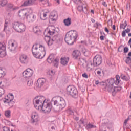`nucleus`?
Masks as SVG:
<instances>
[{
  "mask_svg": "<svg viewBox=\"0 0 131 131\" xmlns=\"http://www.w3.org/2000/svg\"><path fill=\"white\" fill-rule=\"evenodd\" d=\"M32 52L33 56L37 59H42L46 56L45 46L40 44H35L32 47Z\"/></svg>",
  "mask_w": 131,
  "mask_h": 131,
  "instance_id": "nucleus-1",
  "label": "nucleus"
},
{
  "mask_svg": "<svg viewBox=\"0 0 131 131\" xmlns=\"http://www.w3.org/2000/svg\"><path fill=\"white\" fill-rule=\"evenodd\" d=\"M56 28L54 26H49L44 31V35H45V39L48 46H52L55 41L54 38H51L50 35L55 34V30Z\"/></svg>",
  "mask_w": 131,
  "mask_h": 131,
  "instance_id": "nucleus-2",
  "label": "nucleus"
},
{
  "mask_svg": "<svg viewBox=\"0 0 131 131\" xmlns=\"http://www.w3.org/2000/svg\"><path fill=\"white\" fill-rule=\"evenodd\" d=\"M77 37H78L77 31H71L66 34L64 40L68 45L71 46L74 43V41L76 40Z\"/></svg>",
  "mask_w": 131,
  "mask_h": 131,
  "instance_id": "nucleus-3",
  "label": "nucleus"
},
{
  "mask_svg": "<svg viewBox=\"0 0 131 131\" xmlns=\"http://www.w3.org/2000/svg\"><path fill=\"white\" fill-rule=\"evenodd\" d=\"M52 101L53 102L54 106H57L58 111H62L66 107V101L62 97H57L54 100L52 99Z\"/></svg>",
  "mask_w": 131,
  "mask_h": 131,
  "instance_id": "nucleus-4",
  "label": "nucleus"
},
{
  "mask_svg": "<svg viewBox=\"0 0 131 131\" xmlns=\"http://www.w3.org/2000/svg\"><path fill=\"white\" fill-rule=\"evenodd\" d=\"M33 102L35 108L40 110L46 102V98L43 96H37L34 99Z\"/></svg>",
  "mask_w": 131,
  "mask_h": 131,
  "instance_id": "nucleus-5",
  "label": "nucleus"
},
{
  "mask_svg": "<svg viewBox=\"0 0 131 131\" xmlns=\"http://www.w3.org/2000/svg\"><path fill=\"white\" fill-rule=\"evenodd\" d=\"M12 27L15 31L17 32H19L21 33V32H24L25 31V29L26 27L24 23L20 21H15L12 24Z\"/></svg>",
  "mask_w": 131,
  "mask_h": 131,
  "instance_id": "nucleus-6",
  "label": "nucleus"
},
{
  "mask_svg": "<svg viewBox=\"0 0 131 131\" xmlns=\"http://www.w3.org/2000/svg\"><path fill=\"white\" fill-rule=\"evenodd\" d=\"M114 87V78L108 79L104 82L103 91L105 92H112L113 88Z\"/></svg>",
  "mask_w": 131,
  "mask_h": 131,
  "instance_id": "nucleus-7",
  "label": "nucleus"
},
{
  "mask_svg": "<svg viewBox=\"0 0 131 131\" xmlns=\"http://www.w3.org/2000/svg\"><path fill=\"white\" fill-rule=\"evenodd\" d=\"M67 94L72 96L75 99L78 98V91H77V89L74 86H68L67 88Z\"/></svg>",
  "mask_w": 131,
  "mask_h": 131,
  "instance_id": "nucleus-8",
  "label": "nucleus"
},
{
  "mask_svg": "<svg viewBox=\"0 0 131 131\" xmlns=\"http://www.w3.org/2000/svg\"><path fill=\"white\" fill-rule=\"evenodd\" d=\"M39 110L42 111L43 113L48 114L49 112H51V110H52V103L45 101V102L43 103V105Z\"/></svg>",
  "mask_w": 131,
  "mask_h": 131,
  "instance_id": "nucleus-9",
  "label": "nucleus"
},
{
  "mask_svg": "<svg viewBox=\"0 0 131 131\" xmlns=\"http://www.w3.org/2000/svg\"><path fill=\"white\" fill-rule=\"evenodd\" d=\"M102 64V56L100 55H96L93 58V64L91 63V66H100V64Z\"/></svg>",
  "mask_w": 131,
  "mask_h": 131,
  "instance_id": "nucleus-10",
  "label": "nucleus"
},
{
  "mask_svg": "<svg viewBox=\"0 0 131 131\" xmlns=\"http://www.w3.org/2000/svg\"><path fill=\"white\" fill-rule=\"evenodd\" d=\"M8 49L10 50V52H13L17 49L18 45H17V42L13 40H10L8 42Z\"/></svg>",
  "mask_w": 131,
  "mask_h": 131,
  "instance_id": "nucleus-11",
  "label": "nucleus"
},
{
  "mask_svg": "<svg viewBox=\"0 0 131 131\" xmlns=\"http://www.w3.org/2000/svg\"><path fill=\"white\" fill-rule=\"evenodd\" d=\"M23 75L25 78L31 77L33 75V70L29 68L27 69L26 70L23 72Z\"/></svg>",
  "mask_w": 131,
  "mask_h": 131,
  "instance_id": "nucleus-12",
  "label": "nucleus"
},
{
  "mask_svg": "<svg viewBox=\"0 0 131 131\" xmlns=\"http://www.w3.org/2000/svg\"><path fill=\"white\" fill-rule=\"evenodd\" d=\"M14 100V95L12 93H9L7 96L5 98V100H3L4 103H8L9 105L11 104V102Z\"/></svg>",
  "mask_w": 131,
  "mask_h": 131,
  "instance_id": "nucleus-13",
  "label": "nucleus"
},
{
  "mask_svg": "<svg viewBox=\"0 0 131 131\" xmlns=\"http://www.w3.org/2000/svg\"><path fill=\"white\" fill-rule=\"evenodd\" d=\"M6 56V45L0 43V57L4 58Z\"/></svg>",
  "mask_w": 131,
  "mask_h": 131,
  "instance_id": "nucleus-14",
  "label": "nucleus"
},
{
  "mask_svg": "<svg viewBox=\"0 0 131 131\" xmlns=\"http://www.w3.org/2000/svg\"><path fill=\"white\" fill-rule=\"evenodd\" d=\"M21 64H27L28 63V57L25 54H22L19 58Z\"/></svg>",
  "mask_w": 131,
  "mask_h": 131,
  "instance_id": "nucleus-15",
  "label": "nucleus"
},
{
  "mask_svg": "<svg viewBox=\"0 0 131 131\" xmlns=\"http://www.w3.org/2000/svg\"><path fill=\"white\" fill-rule=\"evenodd\" d=\"M31 118V120L32 123L37 122V121H38V114H37L36 112H33L32 114Z\"/></svg>",
  "mask_w": 131,
  "mask_h": 131,
  "instance_id": "nucleus-16",
  "label": "nucleus"
},
{
  "mask_svg": "<svg viewBox=\"0 0 131 131\" xmlns=\"http://www.w3.org/2000/svg\"><path fill=\"white\" fill-rule=\"evenodd\" d=\"M36 14H30L27 16V19L29 22H34L36 20Z\"/></svg>",
  "mask_w": 131,
  "mask_h": 131,
  "instance_id": "nucleus-17",
  "label": "nucleus"
},
{
  "mask_svg": "<svg viewBox=\"0 0 131 131\" xmlns=\"http://www.w3.org/2000/svg\"><path fill=\"white\" fill-rule=\"evenodd\" d=\"M81 54L80 53V51L78 50H75L73 52L72 56L75 59H79V61L80 60H82V59H80V56Z\"/></svg>",
  "mask_w": 131,
  "mask_h": 131,
  "instance_id": "nucleus-18",
  "label": "nucleus"
},
{
  "mask_svg": "<svg viewBox=\"0 0 131 131\" xmlns=\"http://www.w3.org/2000/svg\"><path fill=\"white\" fill-rule=\"evenodd\" d=\"M50 20L51 21H57L58 19V15H57V12L55 11H53L49 16Z\"/></svg>",
  "mask_w": 131,
  "mask_h": 131,
  "instance_id": "nucleus-19",
  "label": "nucleus"
},
{
  "mask_svg": "<svg viewBox=\"0 0 131 131\" xmlns=\"http://www.w3.org/2000/svg\"><path fill=\"white\" fill-rule=\"evenodd\" d=\"M46 79L43 78H39L37 81V86L38 88H41V86H43L45 84H46Z\"/></svg>",
  "mask_w": 131,
  "mask_h": 131,
  "instance_id": "nucleus-20",
  "label": "nucleus"
},
{
  "mask_svg": "<svg viewBox=\"0 0 131 131\" xmlns=\"http://www.w3.org/2000/svg\"><path fill=\"white\" fill-rule=\"evenodd\" d=\"M4 31H5L6 33H9V32H10V24L6 20L4 24Z\"/></svg>",
  "mask_w": 131,
  "mask_h": 131,
  "instance_id": "nucleus-21",
  "label": "nucleus"
},
{
  "mask_svg": "<svg viewBox=\"0 0 131 131\" xmlns=\"http://www.w3.org/2000/svg\"><path fill=\"white\" fill-rule=\"evenodd\" d=\"M61 64L63 65V66H66L67 64H68V62H69V57H62L61 59Z\"/></svg>",
  "mask_w": 131,
  "mask_h": 131,
  "instance_id": "nucleus-22",
  "label": "nucleus"
},
{
  "mask_svg": "<svg viewBox=\"0 0 131 131\" xmlns=\"http://www.w3.org/2000/svg\"><path fill=\"white\" fill-rule=\"evenodd\" d=\"M121 91V87H115L113 88L112 91H110L109 93H112L114 96H115L116 93H118V92H120Z\"/></svg>",
  "mask_w": 131,
  "mask_h": 131,
  "instance_id": "nucleus-23",
  "label": "nucleus"
},
{
  "mask_svg": "<svg viewBox=\"0 0 131 131\" xmlns=\"http://www.w3.org/2000/svg\"><path fill=\"white\" fill-rule=\"evenodd\" d=\"M36 1V0H27V1H26L23 4V6H24L25 7H27L28 6H31V5H33V4H34V2Z\"/></svg>",
  "mask_w": 131,
  "mask_h": 131,
  "instance_id": "nucleus-24",
  "label": "nucleus"
},
{
  "mask_svg": "<svg viewBox=\"0 0 131 131\" xmlns=\"http://www.w3.org/2000/svg\"><path fill=\"white\" fill-rule=\"evenodd\" d=\"M18 15L19 17H24L26 16L27 15V12H26V10L21 9L18 11Z\"/></svg>",
  "mask_w": 131,
  "mask_h": 131,
  "instance_id": "nucleus-25",
  "label": "nucleus"
},
{
  "mask_svg": "<svg viewBox=\"0 0 131 131\" xmlns=\"http://www.w3.org/2000/svg\"><path fill=\"white\" fill-rule=\"evenodd\" d=\"M63 23H64L66 26H70L71 25V18H68L64 19Z\"/></svg>",
  "mask_w": 131,
  "mask_h": 131,
  "instance_id": "nucleus-26",
  "label": "nucleus"
},
{
  "mask_svg": "<svg viewBox=\"0 0 131 131\" xmlns=\"http://www.w3.org/2000/svg\"><path fill=\"white\" fill-rule=\"evenodd\" d=\"M54 55H50L48 57L47 61L48 63H49L50 64H51V63H53V61H54Z\"/></svg>",
  "mask_w": 131,
  "mask_h": 131,
  "instance_id": "nucleus-27",
  "label": "nucleus"
},
{
  "mask_svg": "<svg viewBox=\"0 0 131 131\" xmlns=\"http://www.w3.org/2000/svg\"><path fill=\"white\" fill-rule=\"evenodd\" d=\"M8 7V8H10V9L12 10V11H16V10H18V9H19L18 7L14 6L12 4H9Z\"/></svg>",
  "mask_w": 131,
  "mask_h": 131,
  "instance_id": "nucleus-28",
  "label": "nucleus"
},
{
  "mask_svg": "<svg viewBox=\"0 0 131 131\" xmlns=\"http://www.w3.org/2000/svg\"><path fill=\"white\" fill-rule=\"evenodd\" d=\"M95 84H96V85H98V84H99V85H100V86H101L102 89L103 90H104V85L105 84V82H99L98 80H97L95 81Z\"/></svg>",
  "mask_w": 131,
  "mask_h": 131,
  "instance_id": "nucleus-29",
  "label": "nucleus"
},
{
  "mask_svg": "<svg viewBox=\"0 0 131 131\" xmlns=\"http://www.w3.org/2000/svg\"><path fill=\"white\" fill-rule=\"evenodd\" d=\"M6 75V72L3 70L2 68H0V78H3Z\"/></svg>",
  "mask_w": 131,
  "mask_h": 131,
  "instance_id": "nucleus-30",
  "label": "nucleus"
},
{
  "mask_svg": "<svg viewBox=\"0 0 131 131\" xmlns=\"http://www.w3.org/2000/svg\"><path fill=\"white\" fill-rule=\"evenodd\" d=\"M127 26V21H125L123 24H121L120 28L122 29H125V28Z\"/></svg>",
  "mask_w": 131,
  "mask_h": 131,
  "instance_id": "nucleus-31",
  "label": "nucleus"
},
{
  "mask_svg": "<svg viewBox=\"0 0 131 131\" xmlns=\"http://www.w3.org/2000/svg\"><path fill=\"white\" fill-rule=\"evenodd\" d=\"M7 4H8V1L7 0L0 1V6L1 7H5Z\"/></svg>",
  "mask_w": 131,
  "mask_h": 131,
  "instance_id": "nucleus-32",
  "label": "nucleus"
},
{
  "mask_svg": "<svg viewBox=\"0 0 131 131\" xmlns=\"http://www.w3.org/2000/svg\"><path fill=\"white\" fill-rule=\"evenodd\" d=\"M96 71V75H97V76H102V72H103V70H102V69H97Z\"/></svg>",
  "mask_w": 131,
  "mask_h": 131,
  "instance_id": "nucleus-33",
  "label": "nucleus"
},
{
  "mask_svg": "<svg viewBox=\"0 0 131 131\" xmlns=\"http://www.w3.org/2000/svg\"><path fill=\"white\" fill-rule=\"evenodd\" d=\"M120 77L121 79H123V80H125L126 81H127V80H129V78L127 77V76L124 74L121 75Z\"/></svg>",
  "mask_w": 131,
  "mask_h": 131,
  "instance_id": "nucleus-34",
  "label": "nucleus"
},
{
  "mask_svg": "<svg viewBox=\"0 0 131 131\" xmlns=\"http://www.w3.org/2000/svg\"><path fill=\"white\" fill-rule=\"evenodd\" d=\"M5 115L8 118H10V117H11V111L10 110L6 111L5 112Z\"/></svg>",
  "mask_w": 131,
  "mask_h": 131,
  "instance_id": "nucleus-35",
  "label": "nucleus"
},
{
  "mask_svg": "<svg viewBox=\"0 0 131 131\" xmlns=\"http://www.w3.org/2000/svg\"><path fill=\"white\" fill-rule=\"evenodd\" d=\"M53 63L55 67H58V66H59V60L56 58L55 59H54V60H53Z\"/></svg>",
  "mask_w": 131,
  "mask_h": 131,
  "instance_id": "nucleus-36",
  "label": "nucleus"
},
{
  "mask_svg": "<svg viewBox=\"0 0 131 131\" xmlns=\"http://www.w3.org/2000/svg\"><path fill=\"white\" fill-rule=\"evenodd\" d=\"M125 62L126 64H128V65H129V64H131V57H127L125 60Z\"/></svg>",
  "mask_w": 131,
  "mask_h": 131,
  "instance_id": "nucleus-37",
  "label": "nucleus"
},
{
  "mask_svg": "<svg viewBox=\"0 0 131 131\" xmlns=\"http://www.w3.org/2000/svg\"><path fill=\"white\" fill-rule=\"evenodd\" d=\"M33 30L35 33H38V32H40V30L38 29V27L34 28Z\"/></svg>",
  "mask_w": 131,
  "mask_h": 131,
  "instance_id": "nucleus-38",
  "label": "nucleus"
},
{
  "mask_svg": "<svg viewBox=\"0 0 131 131\" xmlns=\"http://www.w3.org/2000/svg\"><path fill=\"white\" fill-rule=\"evenodd\" d=\"M27 84L28 86H32L33 84V81L32 80L30 79L27 82Z\"/></svg>",
  "mask_w": 131,
  "mask_h": 131,
  "instance_id": "nucleus-39",
  "label": "nucleus"
},
{
  "mask_svg": "<svg viewBox=\"0 0 131 131\" xmlns=\"http://www.w3.org/2000/svg\"><path fill=\"white\" fill-rule=\"evenodd\" d=\"M78 11L79 12H84V10H83V6H79L78 7Z\"/></svg>",
  "mask_w": 131,
  "mask_h": 131,
  "instance_id": "nucleus-40",
  "label": "nucleus"
},
{
  "mask_svg": "<svg viewBox=\"0 0 131 131\" xmlns=\"http://www.w3.org/2000/svg\"><path fill=\"white\" fill-rule=\"evenodd\" d=\"M124 48H123V46L121 45L120 46L118 49V52H119L120 53H121L122 52H123Z\"/></svg>",
  "mask_w": 131,
  "mask_h": 131,
  "instance_id": "nucleus-41",
  "label": "nucleus"
},
{
  "mask_svg": "<svg viewBox=\"0 0 131 131\" xmlns=\"http://www.w3.org/2000/svg\"><path fill=\"white\" fill-rule=\"evenodd\" d=\"M46 17H47V13H43L42 15L40 16V19L42 20H46Z\"/></svg>",
  "mask_w": 131,
  "mask_h": 131,
  "instance_id": "nucleus-42",
  "label": "nucleus"
},
{
  "mask_svg": "<svg viewBox=\"0 0 131 131\" xmlns=\"http://www.w3.org/2000/svg\"><path fill=\"white\" fill-rule=\"evenodd\" d=\"M68 113L70 114L71 115H74V112H73V110H72V108H69L68 110Z\"/></svg>",
  "mask_w": 131,
  "mask_h": 131,
  "instance_id": "nucleus-43",
  "label": "nucleus"
},
{
  "mask_svg": "<svg viewBox=\"0 0 131 131\" xmlns=\"http://www.w3.org/2000/svg\"><path fill=\"white\" fill-rule=\"evenodd\" d=\"M4 94H5V89L0 88V96L2 97V95Z\"/></svg>",
  "mask_w": 131,
  "mask_h": 131,
  "instance_id": "nucleus-44",
  "label": "nucleus"
},
{
  "mask_svg": "<svg viewBox=\"0 0 131 131\" xmlns=\"http://www.w3.org/2000/svg\"><path fill=\"white\" fill-rule=\"evenodd\" d=\"M128 47H124V54H126L127 53H128Z\"/></svg>",
  "mask_w": 131,
  "mask_h": 131,
  "instance_id": "nucleus-45",
  "label": "nucleus"
},
{
  "mask_svg": "<svg viewBox=\"0 0 131 131\" xmlns=\"http://www.w3.org/2000/svg\"><path fill=\"white\" fill-rule=\"evenodd\" d=\"M43 6H49V1L45 0V2L42 3Z\"/></svg>",
  "mask_w": 131,
  "mask_h": 131,
  "instance_id": "nucleus-46",
  "label": "nucleus"
},
{
  "mask_svg": "<svg viewBox=\"0 0 131 131\" xmlns=\"http://www.w3.org/2000/svg\"><path fill=\"white\" fill-rule=\"evenodd\" d=\"M82 77H83L84 78H89V76L88 75V74L85 73H84V74H83L82 75Z\"/></svg>",
  "mask_w": 131,
  "mask_h": 131,
  "instance_id": "nucleus-47",
  "label": "nucleus"
},
{
  "mask_svg": "<svg viewBox=\"0 0 131 131\" xmlns=\"http://www.w3.org/2000/svg\"><path fill=\"white\" fill-rule=\"evenodd\" d=\"M119 82H120V80H116V81L114 80V83L116 85H118L119 84Z\"/></svg>",
  "mask_w": 131,
  "mask_h": 131,
  "instance_id": "nucleus-48",
  "label": "nucleus"
},
{
  "mask_svg": "<svg viewBox=\"0 0 131 131\" xmlns=\"http://www.w3.org/2000/svg\"><path fill=\"white\" fill-rule=\"evenodd\" d=\"M126 32L125 31H123L122 32V37H125L126 36Z\"/></svg>",
  "mask_w": 131,
  "mask_h": 131,
  "instance_id": "nucleus-49",
  "label": "nucleus"
},
{
  "mask_svg": "<svg viewBox=\"0 0 131 131\" xmlns=\"http://www.w3.org/2000/svg\"><path fill=\"white\" fill-rule=\"evenodd\" d=\"M73 1L74 3H75V4H78V5L79 4H81V0H79L78 1V3H77L78 0H73Z\"/></svg>",
  "mask_w": 131,
  "mask_h": 131,
  "instance_id": "nucleus-50",
  "label": "nucleus"
},
{
  "mask_svg": "<svg viewBox=\"0 0 131 131\" xmlns=\"http://www.w3.org/2000/svg\"><path fill=\"white\" fill-rule=\"evenodd\" d=\"M3 131H10V128L8 127H3Z\"/></svg>",
  "mask_w": 131,
  "mask_h": 131,
  "instance_id": "nucleus-51",
  "label": "nucleus"
},
{
  "mask_svg": "<svg viewBox=\"0 0 131 131\" xmlns=\"http://www.w3.org/2000/svg\"><path fill=\"white\" fill-rule=\"evenodd\" d=\"M27 11L29 14H31V13H32V9L31 8H28Z\"/></svg>",
  "mask_w": 131,
  "mask_h": 131,
  "instance_id": "nucleus-52",
  "label": "nucleus"
},
{
  "mask_svg": "<svg viewBox=\"0 0 131 131\" xmlns=\"http://www.w3.org/2000/svg\"><path fill=\"white\" fill-rule=\"evenodd\" d=\"M128 121V118L125 120V121L124 122V126L126 125V124H127Z\"/></svg>",
  "mask_w": 131,
  "mask_h": 131,
  "instance_id": "nucleus-53",
  "label": "nucleus"
},
{
  "mask_svg": "<svg viewBox=\"0 0 131 131\" xmlns=\"http://www.w3.org/2000/svg\"><path fill=\"white\" fill-rule=\"evenodd\" d=\"M102 5H103V6H104V7H107V3H106V2H105V1H103L102 2Z\"/></svg>",
  "mask_w": 131,
  "mask_h": 131,
  "instance_id": "nucleus-54",
  "label": "nucleus"
},
{
  "mask_svg": "<svg viewBox=\"0 0 131 131\" xmlns=\"http://www.w3.org/2000/svg\"><path fill=\"white\" fill-rule=\"evenodd\" d=\"M119 79H120V77L119 76V75H117L116 76V80H119Z\"/></svg>",
  "mask_w": 131,
  "mask_h": 131,
  "instance_id": "nucleus-55",
  "label": "nucleus"
},
{
  "mask_svg": "<svg viewBox=\"0 0 131 131\" xmlns=\"http://www.w3.org/2000/svg\"><path fill=\"white\" fill-rule=\"evenodd\" d=\"M125 31L126 32V33H129V32H130V29L127 28V29H126Z\"/></svg>",
  "mask_w": 131,
  "mask_h": 131,
  "instance_id": "nucleus-56",
  "label": "nucleus"
},
{
  "mask_svg": "<svg viewBox=\"0 0 131 131\" xmlns=\"http://www.w3.org/2000/svg\"><path fill=\"white\" fill-rule=\"evenodd\" d=\"M84 7V12H87L88 11V7H86V6H83Z\"/></svg>",
  "mask_w": 131,
  "mask_h": 131,
  "instance_id": "nucleus-57",
  "label": "nucleus"
},
{
  "mask_svg": "<svg viewBox=\"0 0 131 131\" xmlns=\"http://www.w3.org/2000/svg\"><path fill=\"white\" fill-rule=\"evenodd\" d=\"M104 30H105V32H107V33H109V30H108V28H107V27H105L104 28Z\"/></svg>",
  "mask_w": 131,
  "mask_h": 131,
  "instance_id": "nucleus-58",
  "label": "nucleus"
},
{
  "mask_svg": "<svg viewBox=\"0 0 131 131\" xmlns=\"http://www.w3.org/2000/svg\"><path fill=\"white\" fill-rule=\"evenodd\" d=\"M105 37L104 36H101L100 37V40H104V38Z\"/></svg>",
  "mask_w": 131,
  "mask_h": 131,
  "instance_id": "nucleus-59",
  "label": "nucleus"
},
{
  "mask_svg": "<svg viewBox=\"0 0 131 131\" xmlns=\"http://www.w3.org/2000/svg\"><path fill=\"white\" fill-rule=\"evenodd\" d=\"M91 21L92 22V23H95V22H96V20H95L94 18H91Z\"/></svg>",
  "mask_w": 131,
  "mask_h": 131,
  "instance_id": "nucleus-60",
  "label": "nucleus"
},
{
  "mask_svg": "<svg viewBox=\"0 0 131 131\" xmlns=\"http://www.w3.org/2000/svg\"><path fill=\"white\" fill-rule=\"evenodd\" d=\"M131 43V38L129 40L128 42V45L129 46V45H130Z\"/></svg>",
  "mask_w": 131,
  "mask_h": 131,
  "instance_id": "nucleus-61",
  "label": "nucleus"
},
{
  "mask_svg": "<svg viewBox=\"0 0 131 131\" xmlns=\"http://www.w3.org/2000/svg\"><path fill=\"white\" fill-rule=\"evenodd\" d=\"M113 30H115V29H116L115 25H114L113 26Z\"/></svg>",
  "mask_w": 131,
  "mask_h": 131,
  "instance_id": "nucleus-62",
  "label": "nucleus"
},
{
  "mask_svg": "<svg viewBox=\"0 0 131 131\" xmlns=\"http://www.w3.org/2000/svg\"><path fill=\"white\" fill-rule=\"evenodd\" d=\"M51 129H52V131L53 130L55 131V127L54 126L51 127Z\"/></svg>",
  "mask_w": 131,
  "mask_h": 131,
  "instance_id": "nucleus-63",
  "label": "nucleus"
},
{
  "mask_svg": "<svg viewBox=\"0 0 131 131\" xmlns=\"http://www.w3.org/2000/svg\"><path fill=\"white\" fill-rule=\"evenodd\" d=\"M128 57H131V52H129L128 54Z\"/></svg>",
  "mask_w": 131,
  "mask_h": 131,
  "instance_id": "nucleus-64",
  "label": "nucleus"
}]
</instances>
